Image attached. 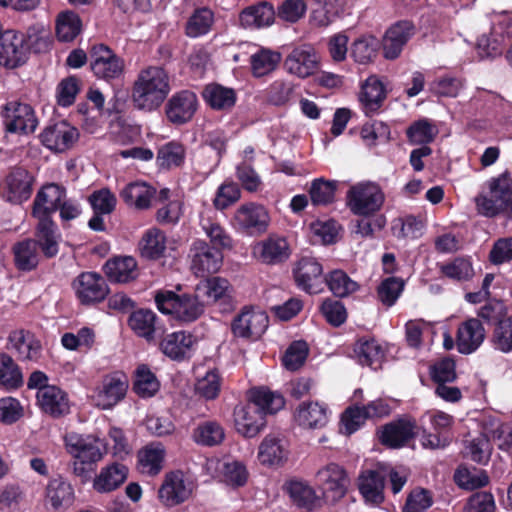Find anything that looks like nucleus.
Wrapping results in <instances>:
<instances>
[{
    "instance_id": "nucleus-1",
    "label": "nucleus",
    "mask_w": 512,
    "mask_h": 512,
    "mask_svg": "<svg viewBox=\"0 0 512 512\" xmlns=\"http://www.w3.org/2000/svg\"><path fill=\"white\" fill-rule=\"evenodd\" d=\"M169 73L160 65L139 69L131 87V102L135 109L151 112L158 109L171 92Z\"/></svg>"
},
{
    "instance_id": "nucleus-2",
    "label": "nucleus",
    "mask_w": 512,
    "mask_h": 512,
    "mask_svg": "<svg viewBox=\"0 0 512 512\" xmlns=\"http://www.w3.org/2000/svg\"><path fill=\"white\" fill-rule=\"evenodd\" d=\"M155 302L162 313L182 323L194 322L204 313V304L199 301L198 295L164 290L157 292Z\"/></svg>"
},
{
    "instance_id": "nucleus-3",
    "label": "nucleus",
    "mask_w": 512,
    "mask_h": 512,
    "mask_svg": "<svg viewBox=\"0 0 512 512\" xmlns=\"http://www.w3.org/2000/svg\"><path fill=\"white\" fill-rule=\"evenodd\" d=\"M512 196V179L503 173L488 181V192L476 197V206L480 214L494 217L505 211L507 202Z\"/></svg>"
},
{
    "instance_id": "nucleus-4",
    "label": "nucleus",
    "mask_w": 512,
    "mask_h": 512,
    "mask_svg": "<svg viewBox=\"0 0 512 512\" xmlns=\"http://www.w3.org/2000/svg\"><path fill=\"white\" fill-rule=\"evenodd\" d=\"M384 194L374 183H360L352 186L347 193V204L357 215L367 216L380 210Z\"/></svg>"
},
{
    "instance_id": "nucleus-5",
    "label": "nucleus",
    "mask_w": 512,
    "mask_h": 512,
    "mask_svg": "<svg viewBox=\"0 0 512 512\" xmlns=\"http://www.w3.org/2000/svg\"><path fill=\"white\" fill-rule=\"evenodd\" d=\"M316 480L322 497L331 503L342 499L348 490L350 479L343 467L329 463L316 472Z\"/></svg>"
},
{
    "instance_id": "nucleus-6",
    "label": "nucleus",
    "mask_w": 512,
    "mask_h": 512,
    "mask_svg": "<svg viewBox=\"0 0 512 512\" xmlns=\"http://www.w3.org/2000/svg\"><path fill=\"white\" fill-rule=\"evenodd\" d=\"M129 387L128 378L121 372L105 375L95 388L92 400L96 407L108 410L122 401Z\"/></svg>"
},
{
    "instance_id": "nucleus-7",
    "label": "nucleus",
    "mask_w": 512,
    "mask_h": 512,
    "mask_svg": "<svg viewBox=\"0 0 512 512\" xmlns=\"http://www.w3.org/2000/svg\"><path fill=\"white\" fill-rule=\"evenodd\" d=\"M190 269L197 277L217 273L223 263L222 250L211 247L205 240H196L190 248Z\"/></svg>"
},
{
    "instance_id": "nucleus-8",
    "label": "nucleus",
    "mask_w": 512,
    "mask_h": 512,
    "mask_svg": "<svg viewBox=\"0 0 512 512\" xmlns=\"http://www.w3.org/2000/svg\"><path fill=\"white\" fill-rule=\"evenodd\" d=\"M91 69L99 79L113 80L122 76L125 61L104 44H98L91 49Z\"/></svg>"
},
{
    "instance_id": "nucleus-9",
    "label": "nucleus",
    "mask_w": 512,
    "mask_h": 512,
    "mask_svg": "<svg viewBox=\"0 0 512 512\" xmlns=\"http://www.w3.org/2000/svg\"><path fill=\"white\" fill-rule=\"evenodd\" d=\"M72 288L84 305L101 302L109 293L106 280L95 272H82L73 280Z\"/></svg>"
},
{
    "instance_id": "nucleus-10",
    "label": "nucleus",
    "mask_w": 512,
    "mask_h": 512,
    "mask_svg": "<svg viewBox=\"0 0 512 512\" xmlns=\"http://www.w3.org/2000/svg\"><path fill=\"white\" fill-rule=\"evenodd\" d=\"M33 181L28 170L14 167L0 185L1 194L8 202L20 204L31 196Z\"/></svg>"
},
{
    "instance_id": "nucleus-11",
    "label": "nucleus",
    "mask_w": 512,
    "mask_h": 512,
    "mask_svg": "<svg viewBox=\"0 0 512 512\" xmlns=\"http://www.w3.org/2000/svg\"><path fill=\"white\" fill-rule=\"evenodd\" d=\"M6 130L11 133H33L38 125L33 108L18 101L8 102L3 111Z\"/></svg>"
},
{
    "instance_id": "nucleus-12",
    "label": "nucleus",
    "mask_w": 512,
    "mask_h": 512,
    "mask_svg": "<svg viewBox=\"0 0 512 512\" xmlns=\"http://www.w3.org/2000/svg\"><path fill=\"white\" fill-rule=\"evenodd\" d=\"M235 226L249 234H262L267 231L270 216L263 205L257 203L242 204L233 217Z\"/></svg>"
},
{
    "instance_id": "nucleus-13",
    "label": "nucleus",
    "mask_w": 512,
    "mask_h": 512,
    "mask_svg": "<svg viewBox=\"0 0 512 512\" xmlns=\"http://www.w3.org/2000/svg\"><path fill=\"white\" fill-rule=\"evenodd\" d=\"M192 491V483L185 478L183 472L173 471L165 475L158 497L163 505L173 507L188 500Z\"/></svg>"
},
{
    "instance_id": "nucleus-14",
    "label": "nucleus",
    "mask_w": 512,
    "mask_h": 512,
    "mask_svg": "<svg viewBox=\"0 0 512 512\" xmlns=\"http://www.w3.org/2000/svg\"><path fill=\"white\" fill-rule=\"evenodd\" d=\"M269 324L268 315L260 310L244 309L232 324V332L236 337L256 340L262 336Z\"/></svg>"
},
{
    "instance_id": "nucleus-15",
    "label": "nucleus",
    "mask_w": 512,
    "mask_h": 512,
    "mask_svg": "<svg viewBox=\"0 0 512 512\" xmlns=\"http://www.w3.org/2000/svg\"><path fill=\"white\" fill-rule=\"evenodd\" d=\"M7 348L23 362H37L42 354L40 340L29 330L16 329L9 333Z\"/></svg>"
},
{
    "instance_id": "nucleus-16",
    "label": "nucleus",
    "mask_w": 512,
    "mask_h": 512,
    "mask_svg": "<svg viewBox=\"0 0 512 512\" xmlns=\"http://www.w3.org/2000/svg\"><path fill=\"white\" fill-rule=\"evenodd\" d=\"M253 255L262 264L278 265L289 259L291 249L285 237L273 234L253 246Z\"/></svg>"
},
{
    "instance_id": "nucleus-17",
    "label": "nucleus",
    "mask_w": 512,
    "mask_h": 512,
    "mask_svg": "<svg viewBox=\"0 0 512 512\" xmlns=\"http://www.w3.org/2000/svg\"><path fill=\"white\" fill-rule=\"evenodd\" d=\"M319 56L310 45L295 47L286 57L284 66L286 70L299 78H306L317 72Z\"/></svg>"
},
{
    "instance_id": "nucleus-18",
    "label": "nucleus",
    "mask_w": 512,
    "mask_h": 512,
    "mask_svg": "<svg viewBox=\"0 0 512 512\" xmlns=\"http://www.w3.org/2000/svg\"><path fill=\"white\" fill-rule=\"evenodd\" d=\"M28 57L25 37L15 31H6L0 37V65L16 68L24 64Z\"/></svg>"
},
{
    "instance_id": "nucleus-19",
    "label": "nucleus",
    "mask_w": 512,
    "mask_h": 512,
    "mask_svg": "<svg viewBox=\"0 0 512 512\" xmlns=\"http://www.w3.org/2000/svg\"><path fill=\"white\" fill-rule=\"evenodd\" d=\"M41 142L48 149L55 152H64L70 149L78 140V129L66 121L48 125L41 133Z\"/></svg>"
},
{
    "instance_id": "nucleus-20",
    "label": "nucleus",
    "mask_w": 512,
    "mask_h": 512,
    "mask_svg": "<svg viewBox=\"0 0 512 512\" xmlns=\"http://www.w3.org/2000/svg\"><path fill=\"white\" fill-rule=\"evenodd\" d=\"M198 107L197 96L194 92L183 90L175 93L167 102L165 112L167 119L175 124L182 125L189 122Z\"/></svg>"
},
{
    "instance_id": "nucleus-21",
    "label": "nucleus",
    "mask_w": 512,
    "mask_h": 512,
    "mask_svg": "<svg viewBox=\"0 0 512 512\" xmlns=\"http://www.w3.org/2000/svg\"><path fill=\"white\" fill-rule=\"evenodd\" d=\"M294 276L298 287L307 293L316 294L323 288V268L315 258H301L294 270Z\"/></svg>"
},
{
    "instance_id": "nucleus-22",
    "label": "nucleus",
    "mask_w": 512,
    "mask_h": 512,
    "mask_svg": "<svg viewBox=\"0 0 512 512\" xmlns=\"http://www.w3.org/2000/svg\"><path fill=\"white\" fill-rule=\"evenodd\" d=\"M415 34V26L410 21H399L385 33L382 41L383 55L386 59L398 58L403 47Z\"/></svg>"
},
{
    "instance_id": "nucleus-23",
    "label": "nucleus",
    "mask_w": 512,
    "mask_h": 512,
    "mask_svg": "<svg viewBox=\"0 0 512 512\" xmlns=\"http://www.w3.org/2000/svg\"><path fill=\"white\" fill-rule=\"evenodd\" d=\"M68 452L79 462L92 466L103 457L100 442L97 439L71 433L65 437Z\"/></svg>"
},
{
    "instance_id": "nucleus-24",
    "label": "nucleus",
    "mask_w": 512,
    "mask_h": 512,
    "mask_svg": "<svg viewBox=\"0 0 512 512\" xmlns=\"http://www.w3.org/2000/svg\"><path fill=\"white\" fill-rule=\"evenodd\" d=\"M485 337L486 331L481 321L477 318H469L462 322L457 329V350L461 354H471L482 345Z\"/></svg>"
},
{
    "instance_id": "nucleus-25",
    "label": "nucleus",
    "mask_w": 512,
    "mask_h": 512,
    "mask_svg": "<svg viewBox=\"0 0 512 512\" xmlns=\"http://www.w3.org/2000/svg\"><path fill=\"white\" fill-rule=\"evenodd\" d=\"M195 344L194 335L186 331H177L163 337L159 348L171 360L181 361L191 356Z\"/></svg>"
},
{
    "instance_id": "nucleus-26",
    "label": "nucleus",
    "mask_w": 512,
    "mask_h": 512,
    "mask_svg": "<svg viewBox=\"0 0 512 512\" xmlns=\"http://www.w3.org/2000/svg\"><path fill=\"white\" fill-rule=\"evenodd\" d=\"M199 225L209 239V245L219 250L231 249L233 240L225 228L221 225L212 209H206L200 213Z\"/></svg>"
},
{
    "instance_id": "nucleus-27",
    "label": "nucleus",
    "mask_w": 512,
    "mask_h": 512,
    "mask_svg": "<svg viewBox=\"0 0 512 512\" xmlns=\"http://www.w3.org/2000/svg\"><path fill=\"white\" fill-rule=\"evenodd\" d=\"M40 409L53 418H59L70 412L67 394L57 386L41 387L36 394Z\"/></svg>"
},
{
    "instance_id": "nucleus-28",
    "label": "nucleus",
    "mask_w": 512,
    "mask_h": 512,
    "mask_svg": "<svg viewBox=\"0 0 512 512\" xmlns=\"http://www.w3.org/2000/svg\"><path fill=\"white\" fill-rule=\"evenodd\" d=\"M65 196V189L57 184L51 183L43 186L34 199L32 217L51 218Z\"/></svg>"
},
{
    "instance_id": "nucleus-29",
    "label": "nucleus",
    "mask_w": 512,
    "mask_h": 512,
    "mask_svg": "<svg viewBox=\"0 0 512 512\" xmlns=\"http://www.w3.org/2000/svg\"><path fill=\"white\" fill-rule=\"evenodd\" d=\"M35 224V241L46 258H53L59 252L60 234L52 218L33 217Z\"/></svg>"
},
{
    "instance_id": "nucleus-30",
    "label": "nucleus",
    "mask_w": 512,
    "mask_h": 512,
    "mask_svg": "<svg viewBox=\"0 0 512 512\" xmlns=\"http://www.w3.org/2000/svg\"><path fill=\"white\" fill-rule=\"evenodd\" d=\"M237 431L245 437H255L266 425V419L259 408L250 402L234 411Z\"/></svg>"
},
{
    "instance_id": "nucleus-31",
    "label": "nucleus",
    "mask_w": 512,
    "mask_h": 512,
    "mask_svg": "<svg viewBox=\"0 0 512 512\" xmlns=\"http://www.w3.org/2000/svg\"><path fill=\"white\" fill-rule=\"evenodd\" d=\"M415 428V421L404 419L386 424L381 430L380 441L390 448L402 447L414 437Z\"/></svg>"
},
{
    "instance_id": "nucleus-32",
    "label": "nucleus",
    "mask_w": 512,
    "mask_h": 512,
    "mask_svg": "<svg viewBox=\"0 0 512 512\" xmlns=\"http://www.w3.org/2000/svg\"><path fill=\"white\" fill-rule=\"evenodd\" d=\"M284 490L291 501L300 508L311 510L321 505V497L307 481L291 479L285 483Z\"/></svg>"
},
{
    "instance_id": "nucleus-33",
    "label": "nucleus",
    "mask_w": 512,
    "mask_h": 512,
    "mask_svg": "<svg viewBox=\"0 0 512 512\" xmlns=\"http://www.w3.org/2000/svg\"><path fill=\"white\" fill-rule=\"evenodd\" d=\"M288 458V448L283 437L268 434L259 445L258 459L263 465H280Z\"/></svg>"
},
{
    "instance_id": "nucleus-34",
    "label": "nucleus",
    "mask_w": 512,
    "mask_h": 512,
    "mask_svg": "<svg viewBox=\"0 0 512 512\" xmlns=\"http://www.w3.org/2000/svg\"><path fill=\"white\" fill-rule=\"evenodd\" d=\"M386 472L383 469L366 470L359 476V491L366 502L380 504L384 500V481Z\"/></svg>"
},
{
    "instance_id": "nucleus-35",
    "label": "nucleus",
    "mask_w": 512,
    "mask_h": 512,
    "mask_svg": "<svg viewBox=\"0 0 512 512\" xmlns=\"http://www.w3.org/2000/svg\"><path fill=\"white\" fill-rule=\"evenodd\" d=\"M295 420L305 429H321L328 423L327 407L319 402H303L296 409Z\"/></svg>"
},
{
    "instance_id": "nucleus-36",
    "label": "nucleus",
    "mask_w": 512,
    "mask_h": 512,
    "mask_svg": "<svg viewBox=\"0 0 512 512\" xmlns=\"http://www.w3.org/2000/svg\"><path fill=\"white\" fill-rule=\"evenodd\" d=\"M155 195L156 189L145 182L129 183L120 192L123 201L137 210L149 209Z\"/></svg>"
},
{
    "instance_id": "nucleus-37",
    "label": "nucleus",
    "mask_w": 512,
    "mask_h": 512,
    "mask_svg": "<svg viewBox=\"0 0 512 512\" xmlns=\"http://www.w3.org/2000/svg\"><path fill=\"white\" fill-rule=\"evenodd\" d=\"M128 476V468L120 463H113L101 469L93 481V488L99 493H108L121 486Z\"/></svg>"
},
{
    "instance_id": "nucleus-38",
    "label": "nucleus",
    "mask_w": 512,
    "mask_h": 512,
    "mask_svg": "<svg viewBox=\"0 0 512 512\" xmlns=\"http://www.w3.org/2000/svg\"><path fill=\"white\" fill-rule=\"evenodd\" d=\"M275 11L268 2H260L245 8L239 16L240 23L245 28H261L274 22Z\"/></svg>"
},
{
    "instance_id": "nucleus-39",
    "label": "nucleus",
    "mask_w": 512,
    "mask_h": 512,
    "mask_svg": "<svg viewBox=\"0 0 512 512\" xmlns=\"http://www.w3.org/2000/svg\"><path fill=\"white\" fill-rule=\"evenodd\" d=\"M106 276L116 283H127L136 279L138 275L137 262L131 256L116 257L106 262Z\"/></svg>"
},
{
    "instance_id": "nucleus-40",
    "label": "nucleus",
    "mask_w": 512,
    "mask_h": 512,
    "mask_svg": "<svg viewBox=\"0 0 512 512\" xmlns=\"http://www.w3.org/2000/svg\"><path fill=\"white\" fill-rule=\"evenodd\" d=\"M165 449L160 443H151L138 452V468L142 474L157 475L163 468Z\"/></svg>"
},
{
    "instance_id": "nucleus-41",
    "label": "nucleus",
    "mask_w": 512,
    "mask_h": 512,
    "mask_svg": "<svg viewBox=\"0 0 512 512\" xmlns=\"http://www.w3.org/2000/svg\"><path fill=\"white\" fill-rule=\"evenodd\" d=\"M39 246L33 239H25L13 246L14 263L21 271L34 270L40 261Z\"/></svg>"
},
{
    "instance_id": "nucleus-42",
    "label": "nucleus",
    "mask_w": 512,
    "mask_h": 512,
    "mask_svg": "<svg viewBox=\"0 0 512 512\" xmlns=\"http://www.w3.org/2000/svg\"><path fill=\"white\" fill-rule=\"evenodd\" d=\"M354 355L362 366L378 369L384 357L380 344L375 339H359L354 345Z\"/></svg>"
},
{
    "instance_id": "nucleus-43",
    "label": "nucleus",
    "mask_w": 512,
    "mask_h": 512,
    "mask_svg": "<svg viewBox=\"0 0 512 512\" xmlns=\"http://www.w3.org/2000/svg\"><path fill=\"white\" fill-rule=\"evenodd\" d=\"M139 250L147 259H158L166 250V236L159 228L152 227L146 230L139 242Z\"/></svg>"
},
{
    "instance_id": "nucleus-44",
    "label": "nucleus",
    "mask_w": 512,
    "mask_h": 512,
    "mask_svg": "<svg viewBox=\"0 0 512 512\" xmlns=\"http://www.w3.org/2000/svg\"><path fill=\"white\" fill-rule=\"evenodd\" d=\"M248 402L258 407L264 416L278 412L285 405V400L280 394L265 388L252 389Z\"/></svg>"
},
{
    "instance_id": "nucleus-45",
    "label": "nucleus",
    "mask_w": 512,
    "mask_h": 512,
    "mask_svg": "<svg viewBox=\"0 0 512 512\" xmlns=\"http://www.w3.org/2000/svg\"><path fill=\"white\" fill-rule=\"evenodd\" d=\"M224 438V428L220 423L212 420L199 423L192 433L195 443L207 447L221 444Z\"/></svg>"
},
{
    "instance_id": "nucleus-46",
    "label": "nucleus",
    "mask_w": 512,
    "mask_h": 512,
    "mask_svg": "<svg viewBox=\"0 0 512 512\" xmlns=\"http://www.w3.org/2000/svg\"><path fill=\"white\" fill-rule=\"evenodd\" d=\"M47 500L54 508L69 507L74 500V490L71 484L63 478H54L46 488Z\"/></svg>"
},
{
    "instance_id": "nucleus-47",
    "label": "nucleus",
    "mask_w": 512,
    "mask_h": 512,
    "mask_svg": "<svg viewBox=\"0 0 512 512\" xmlns=\"http://www.w3.org/2000/svg\"><path fill=\"white\" fill-rule=\"evenodd\" d=\"M203 98L213 109L226 110L235 105L236 93L232 88L209 84L203 90Z\"/></svg>"
},
{
    "instance_id": "nucleus-48",
    "label": "nucleus",
    "mask_w": 512,
    "mask_h": 512,
    "mask_svg": "<svg viewBox=\"0 0 512 512\" xmlns=\"http://www.w3.org/2000/svg\"><path fill=\"white\" fill-rule=\"evenodd\" d=\"M81 28V19L74 11H63L57 16L56 34L60 41H72L81 32Z\"/></svg>"
},
{
    "instance_id": "nucleus-49",
    "label": "nucleus",
    "mask_w": 512,
    "mask_h": 512,
    "mask_svg": "<svg viewBox=\"0 0 512 512\" xmlns=\"http://www.w3.org/2000/svg\"><path fill=\"white\" fill-rule=\"evenodd\" d=\"M281 54L270 49H260L251 56V69L255 77L265 76L274 71L281 61Z\"/></svg>"
},
{
    "instance_id": "nucleus-50",
    "label": "nucleus",
    "mask_w": 512,
    "mask_h": 512,
    "mask_svg": "<svg viewBox=\"0 0 512 512\" xmlns=\"http://www.w3.org/2000/svg\"><path fill=\"white\" fill-rule=\"evenodd\" d=\"M23 384L21 369L7 353H0V385L7 389H17Z\"/></svg>"
},
{
    "instance_id": "nucleus-51",
    "label": "nucleus",
    "mask_w": 512,
    "mask_h": 512,
    "mask_svg": "<svg viewBox=\"0 0 512 512\" xmlns=\"http://www.w3.org/2000/svg\"><path fill=\"white\" fill-rule=\"evenodd\" d=\"M454 481L462 489L474 490L486 486L489 477L484 470L460 466L454 473Z\"/></svg>"
},
{
    "instance_id": "nucleus-52",
    "label": "nucleus",
    "mask_w": 512,
    "mask_h": 512,
    "mask_svg": "<svg viewBox=\"0 0 512 512\" xmlns=\"http://www.w3.org/2000/svg\"><path fill=\"white\" fill-rule=\"evenodd\" d=\"M156 314L151 310L140 309L131 314L129 325L140 337L153 339L155 332Z\"/></svg>"
},
{
    "instance_id": "nucleus-53",
    "label": "nucleus",
    "mask_w": 512,
    "mask_h": 512,
    "mask_svg": "<svg viewBox=\"0 0 512 512\" xmlns=\"http://www.w3.org/2000/svg\"><path fill=\"white\" fill-rule=\"evenodd\" d=\"M379 48V41L373 36H364L355 40L351 46V56L359 64L372 62Z\"/></svg>"
},
{
    "instance_id": "nucleus-54",
    "label": "nucleus",
    "mask_w": 512,
    "mask_h": 512,
    "mask_svg": "<svg viewBox=\"0 0 512 512\" xmlns=\"http://www.w3.org/2000/svg\"><path fill=\"white\" fill-rule=\"evenodd\" d=\"M214 23V14L208 8H200L190 16L186 25L189 37H199L207 34Z\"/></svg>"
},
{
    "instance_id": "nucleus-55",
    "label": "nucleus",
    "mask_w": 512,
    "mask_h": 512,
    "mask_svg": "<svg viewBox=\"0 0 512 512\" xmlns=\"http://www.w3.org/2000/svg\"><path fill=\"white\" fill-rule=\"evenodd\" d=\"M406 133L412 144L425 146V144L434 140L438 134V129L428 119H420L412 123Z\"/></svg>"
},
{
    "instance_id": "nucleus-56",
    "label": "nucleus",
    "mask_w": 512,
    "mask_h": 512,
    "mask_svg": "<svg viewBox=\"0 0 512 512\" xmlns=\"http://www.w3.org/2000/svg\"><path fill=\"white\" fill-rule=\"evenodd\" d=\"M490 341L495 350L502 353L512 352V317L497 322Z\"/></svg>"
},
{
    "instance_id": "nucleus-57",
    "label": "nucleus",
    "mask_w": 512,
    "mask_h": 512,
    "mask_svg": "<svg viewBox=\"0 0 512 512\" xmlns=\"http://www.w3.org/2000/svg\"><path fill=\"white\" fill-rule=\"evenodd\" d=\"M336 181H326L322 178L315 179L309 189L310 199L313 205H328L334 201Z\"/></svg>"
},
{
    "instance_id": "nucleus-58",
    "label": "nucleus",
    "mask_w": 512,
    "mask_h": 512,
    "mask_svg": "<svg viewBox=\"0 0 512 512\" xmlns=\"http://www.w3.org/2000/svg\"><path fill=\"white\" fill-rule=\"evenodd\" d=\"M160 384L156 376L146 365L136 370L134 390L141 397H151L159 390Z\"/></svg>"
},
{
    "instance_id": "nucleus-59",
    "label": "nucleus",
    "mask_w": 512,
    "mask_h": 512,
    "mask_svg": "<svg viewBox=\"0 0 512 512\" xmlns=\"http://www.w3.org/2000/svg\"><path fill=\"white\" fill-rule=\"evenodd\" d=\"M385 98V91L382 83L376 78H369L362 87L361 101L367 111H376L382 100Z\"/></svg>"
},
{
    "instance_id": "nucleus-60",
    "label": "nucleus",
    "mask_w": 512,
    "mask_h": 512,
    "mask_svg": "<svg viewBox=\"0 0 512 512\" xmlns=\"http://www.w3.org/2000/svg\"><path fill=\"white\" fill-rule=\"evenodd\" d=\"M229 284L226 279L212 277L200 282L196 291L206 296L208 303H215L228 295Z\"/></svg>"
},
{
    "instance_id": "nucleus-61",
    "label": "nucleus",
    "mask_w": 512,
    "mask_h": 512,
    "mask_svg": "<svg viewBox=\"0 0 512 512\" xmlns=\"http://www.w3.org/2000/svg\"><path fill=\"white\" fill-rule=\"evenodd\" d=\"M331 292L337 297H345L358 289V284L342 270H335L330 273L327 279L324 278Z\"/></svg>"
},
{
    "instance_id": "nucleus-62",
    "label": "nucleus",
    "mask_w": 512,
    "mask_h": 512,
    "mask_svg": "<svg viewBox=\"0 0 512 512\" xmlns=\"http://www.w3.org/2000/svg\"><path fill=\"white\" fill-rule=\"evenodd\" d=\"M185 157V149L183 145L177 142H170L163 145L157 155L159 166L170 168L182 164Z\"/></svg>"
},
{
    "instance_id": "nucleus-63",
    "label": "nucleus",
    "mask_w": 512,
    "mask_h": 512,
    "mask_svg": "<svg viewBox=\"0 0 512 512\" xmlns=\"http://www.w3.org/2000/svg\"><path fill=\"white\" fill-rule=\"evenodd\" d=\"M221 388V378L217 370L208 371L205 376L198 379L195 385L196 393L207 399H215Z\"/></svg>"
},
{
    "instance_id": "nucleus-64",
    "label": "nucleus",
    "mask_w": 512,
    "mask_h": 512,
    "mask_svg": "<svg viewBox=\"0 0 512 512\" xmlns=\"http://www.w3.org/2000/svg\"><path fill=\"white\" fill-rule=\"evenodd\" d=\"M94 213L111 214L116 207V196L107 188L94 191L88 198Z\"/></svg>"
}]
</instances>
